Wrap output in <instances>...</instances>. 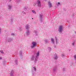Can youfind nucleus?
I'll return each mask as SVG.
<instances>
[{
	"mask_svg": "<svg viewBox=\"0 0 76 76\" xmlns=\"http://www.w3.org/2000/svg\"><path fill=\"white\" fill-rule=\"evenodd\" d=\"M58 31H59V32H62V31H63L62 26H59Z\"/></svg>",
	"mask_w": 76,
	"mask_h": 76,
	"instance_id": "1",
	"label": "nucleus"
},
{
	"mask_svg": "<svg viewBox=\"0 0 76 76\" xmlns=\"http://www.w3.org/2000/svg\"><path fill=\"white\" fill-rule=\"evenodd\" d=\"M37 4L38 6H39V7H40L41 6V2L40 1L38 0L37 1Z\"/></svg>",
	"mask_w": 76,
	"mask_h": 76,
	"instance_id": "2",
	"label": "nucleus"
},
{
	"mask_svg": "<svg viewBox=\"0 0 76 76\" xmlns=\"http://www.w3.org/2000/svg\"><path fill=\"white\" fill-rule=\"evenodd\" d=\"M32 44H33V46L32 47V48H33V47H35V46H36L37 45V43L35 42H33L32 43Z\"/></svg>",
	"mask_w": 76,
	"mask_h": 76,
	"instance_id": "3",
	"label": "nucleus"
},
{
	"mask_svg": "<svg viewBox=\"0 0 76 76\" xmlns=\"http://www.w3.org/2000/svg\"><path fill=\"white\" fill-rule=\"evenodd\" d=\"M48 4L49 5V6L50 7H51V6H52V5H51V4L50 3V2H48Z\"/></svg>",
	"mask_w": 76,
	"mask_h": 76,
	"instance_id": "4",
	"label": "nucleus"
},
{
	"mask_svg": "<svg viewBox=\"0 0 76 76\" xmlns=\"http://www.w3.org/2000/svg\"><path fill=\"white\" fill-rule=\"evenodd\" d=\"M54 58L56 60L57 59V55L56 54H55V57Z\"/></svg>",
	"mask_w": 76,
	"mask_h": 76,
	"instance_id": "5",
	"label": "nucleus"
},
{
	"mask_svg": "<svg viewBox=\"0 0 76 76\" xmlns=\"http://www.w3.org/2000/svg\"><path fill=\"white\" fill-rule=\"evenodd\" d=\"M34 56H33L31 57V60H34Z\"/></svg>",
	"mask_w": 76,
	"mask_h": 76,
	"instance_id": "6",
	"label": "nucleus"
},
{
	"mask_svg": "<svg viewBox=\"0 0 76 76\" xmlns=\"http://www.w3.org/2000/svg\"><path fill=\"white\" fill-rule=\"evenodd\" d=\"M51 40L53 43H54V39H51Z\"/></svg>",
	"mask_w": 76,
	"mask_h": 76,
	"instance_id": "7",
	"label": "nucleus"
},
{
	"mask_svg": "<svg viewBox=\"0 0 76 76\" xmlns=\"http://www.w3.org/2000/svg\"><path fill=\"white\" fill-rule=\"evenodd\" d=\"M32 12L33 13H34L35 14L36 13L35 11L34 10H32Z\"/></svg>",
	"mask_w": 76,
	"mask_h": 76,
	"instance_id": "8",
	"label": "nucleus"
},
{
	"mask_svg": "<svg viewBox=\"0 0 76 76\" xmlns=\"http://www.w3.org/2000/svg\"><path fill=\"white\" fill-rule=\"evenodd\" d=\"M39 52H38L37 54V56H39Z\"/></svg>",
	"mask_w": 76,
	"mask_h": 76,
	"instance_id": "9",
	"label": "nucleus"
},
{
	"mask_svg": "<svg viewBox=\"0 0 76 76\" xmlns=\"http://www.w3.org/2000/svg\"><path fill=\"white\" fill-rule=\"evenodd\" d=\"M8 7H9V9H11V7L10 5H9L8 6Z\"/></svg>",
	"mask_w": 76,
	"mask_h": 76,
	"instance_id": "10",
	"label": "nucleus"
},
{
	"mask_svg": "<svg viewBox=\"0 0 76 76\" xmlns=\"http://www.w3.org/2000/svg\"><path fill=\"white\" fill-rule=\"evenodd\" d=\"M28 28H29V26H26V29H28Z\"/></svg>",
	"mask_w": 76,
	"mask_h": 76,
	"instance_id": "11",
	"label": "nucleus"
},
{
	"mask_svg": "<svg viewBox=\"0 0 76 76\" xmlns=\"http://www.w3.org/2000/svg\"><path fill=\"white\" fill-rule=\"evenodd\" d=\"M33 68L34 69L35 71H36V68H35L34 67H33Z\"/></svg>",
	"mask_w": 76,
	"mask_h": 76,
	"instance_id": "12",
	"label": "nucleus"
},
{
	"mask_svg": "<svg viewBox=\"0 0 76 76\" xmlns=\"http://www.w3.org/2000/svg\"><path fill=\"white\" fill-rule=\"evenodd\" d=\"M74 57L75 58V59H76V55H75L74 56Z\"/></svg>",
	"mask_w": 76,
	"mask_h": 76,
	"instance_id": "13",
	"label": "nucleus"
},
{
	"mask_svg": "<svg viewBox=\"0 0 76 76\" xmlns=\"http://www.w3.org/2000/svg\"><path fill=\"white\" fill-rule=\"evenodd\" d=\"M11 35H12V36H14L15 35L14 34H11Z\"/></svg>",
	"mask_w": 76,
	"mask_h": 76,
	"instance_id": "14",
	"label": "nucleus"
},
{
	"mask_svg": "<svg viewBox=\"0 0 76 76\" xmlns=\"http://www.w3.org/2000/svg\"><path fill=\"white\" fill-rule=\"evenodd\" d=\"M1 53H4L3 51H1Z\"/></svg>",
	"mask_w": 76,
	"mask_h": 76,
	"instance_id": "15",
	"label": "nucleus"
},
{
	"mask_svg": "<svg viewBox=\"0 0 76 76\" xmlns=\"http://www.w3.org/2000/svg\"><path fill=\"white\" fill-rule=\"evenodd\" d=\"M74 44H75V43H73L72 44V45H74Z\"/></svg>",
	"mask_w": 76,
	"mask_h": 76,
	"instance_id": "16",
	"label": "nucleus"
},
{
	"mask_svg": "<svg viewBox=\"0 0 76 76\" xmlns=\"http://www.w3.org/2000/svg\"><path fill=\"white\" fill-rule=\"evenodd\" d=\"M36 5V3H34V6H35Z\"/></svg>",
	"mask_w": 76,
	"mask_h": 76,
	"instance_id": "17",
	"label": "nucleus"
},
{
	"mask_svg": "<svg viewBox=\"0 0 76 76\" xmlns=\"http://www.w3.org/2000/svg\"><path fill=\"white\" fill-rule=\"evenodd\" d=\"M58 4H60V3L58 2Z\"/></svg>",
	"mask_w": 76,
	"mask_h": 76,
	"instance_id": "18",
	"label": "nucleus"
},
{
	"mask_svg": "<svg viewBox=\"0 0 76 76\" xmlns=\"http://www.w3.org/2000/svg\"><path fill=\"white\" fill-rule=\"evenodd\" d=\"M1 57H0V60H1Z\"/></svg>",
	"mask_w": 76,
	"mask_h": 76,
	"instance_id": "19",
	"label": "nucleus"
},
{
	"mask_svg": "<svg viewBox=\"0 0 76 76\" xmlns=\"http://www.w3.org/2000/svg\"><path fill=\"white\" fill-rule=\"evenodd\" d=\"M27 34H29V33H28V32H27Z\"/></svg>",
	"mask_w": 76,
	"mask_h": 76,
	"instance_id": "20",
	"label": "nucleus"
},
{
	"mask_svg": "<svg viewBox=\"0 0 76 76\" xmlns=\"http://www.w3.org/2000/svg\"><path fill=\"white\" fill-rule=\"evenodd\" d=\"M63 55H62V57H63Z\"/></svg>",
	"mask_w": 76,
	"mask_h": 76,
	"instance_id": "21",
	"label": "nucleus"
},
{
	"mask_svg": "<svg viewBox=\"0 0 76 76\" xmlns=\"http://www.w3.org/2000/svg\"><path fill=\"white\" fill-rule=\"evenodd\" d=\"M32 19H33V18H32Z\"/></svg>",
	"mask_w": 76,
	"mask_h": 76,
	"instance_id": "22",
	"label": "nucleus"
}]
</instances>
